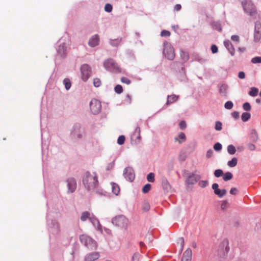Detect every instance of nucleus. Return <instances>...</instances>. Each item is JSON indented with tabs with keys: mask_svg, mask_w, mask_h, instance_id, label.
<instances>
[{
	"mask_svg": "<svg viewBox=\"0 0 261 261\" xmlns=\"http://www.w3.org/2000/svg\"><path fill=\"white\" fill-rule=\"evenodd\" d=\"M82 182L86 190L93 191L99 186L97 174L95 172H86L82 176Z\"/></svg>",
	"mask_w": 261,
	"mask_h": 261,
	"instance_id": "1",
	"label": "nucleus"
},
{
	"mask_svg": "<svg viewBox=\"0 0 261 261\" xmlns=\"http://www.w3.org/2000/svg\"><path fill=\"white\" fill-rule=\"evenodd\" d=\"M242 7L245 13L253 18L257 16V11L255 6L251 1L243 0L241 2Z\"/></svg>",
	"mask_w": 261,
	"mask_h": 261,
	"instance_id": "2",
	"label": "nucleus"
},
{
	"mask_svg": "<svg viewBox=\"0 0 261 261\" xmlns=\"http://www.w3.org/2000/svg\"><path fill=\"white\" fill-rule=\"evenodd\" d=\"M103 67L107 71L112 73H119L121 72L120 67L116 62L112 58H109L104 61Z\"/></svg>",
	"mask_w": 261,
	"mask_h": 261,
	"instance_id": "3",
	"label": "nucleus"
},
{
	"mask_svg": "<svg viewBox=\"0 0 261 261\" xmlns=\"http://www.w3.org/2000/svg\"><path fill=\"white\" fill-rule=\"evenodd\" d=\"M47 226L50 237H56L60 232V224L55 219L48 220L47 219Z\"/></svg>",
	"mask_w": 261,
	"mask_h": 261,
	"instance_id": "4",
	"label": "nucleus"
},
{
	"mask_svg": "<svg viewBox=\"0 0 261 261\" xmlns=\"http://www.w3.org/2000/svg\"><path fill=\"white\" fill-rule=\"evenodd\" d=\"M111 222L114 225L122 228H126L129 224L128 219L123 215H119L112 219Z\"/></svg>",
	"mask_w": 261,
	"mask_h": 261,
	"instance_id": "5",
	"label": "nucleus"
},
{
	"mask_svg": "<svg viewBox=\"0 0 261 261\" xmlns=\"http://www.w3.org/2000/svg\"><path fill=\"white\" fill-rule=\"evenodd\" d=\"M80 240L81 242L88 248L91 250L96 249L97 247L96 242L90 237L86 234H82L80 236Z\"/></svg>",
	"mask_w": 261,
	"mask_h": 261,
	"instance_id": "6",
	"label": "nucleus"
},
{
	"mask_svg": "<svg viewBox=\"0 0 261 261\" xmlns=\"http://www.w3.org/2000/svg\"><path fill=\"white\" fill-rule=\"evenodd\" d=\"M57 47V56L61 58H64L68 51V44L63 38H61L58 42Z\"/></svg>",
	"mask_w": 261,
	"mask_h": 261,
	"instance_id": "7",
	"label": "nucleus"
},
{
	"mask_svg": "<svg viewBox=\"0 0 261 261\" xmlns=\"http://www.w3.org/2000/svg\"><path fill=\"white\" fill-rule=\"evenodd\" d=\"M163 55L170 60H173L175 58L173 47L167 41L164 42Z\"/></svg>",
	"mask_w": 261,
	"mask_h": 261,
	"instance_id": "8",
	"label": "nucleus"
},
{
	"mask_svg": "<svg viewBox=\"0 0 261 261\" xmlns=\"http://www.w3.org/2000/svg\"><path fill=\"white\" fill-rule=\"evenodd\" d=\"M183 174L186 177V182L188 185H194L199 179L200 177L194 173L188 172L187 170H184Z\"/></svg>",
	"mask_w": 261,
	"mask_h": 261,
	"instance_id": "9",
	"label": "nucleus"
},
{
	"mask_svg": "<svg viewBox=\"0 0 261 261\" xmlns=\"http://www.w3.org/2000/svg\"><path fill=\"white\" fill-rule=\"evenodd\" d=\"M90 108L93 114H98L101 110L100 101L97 99H92L90 102Z\"/></svg>",
	"mask_w": 261,
	"mask_h": 261,
	"instance_id": "10",
	"label": "nucleus"
},
{
	"mask_svg": "<svg viewBox=\"0 0 261 261\" xmlns=\"http://www.w3.org/2000/svg\"><path fill=\"white\" fill-rule=\"evenodd\" d=\"M123 175L125 179L130 182L133 181L135 178L134 170L130 167H127L124 169Z\"/></svg>",
	"mask_w": 261,
	"mask_h": 261,
	"instance_id": "11",
	"label": "nucleus"
},
{
	"mask_svg": "<svg viewBox=\"0 0 261 261\" xmlns=\"http://www.w3.org/2000/svg\"><path fill=\"white\" fill-rule=\"evenodd\" d=\"M82 79L84 81H86L90 77L91 73L90 67L88 64H83L81 67Z\"/></svg>",
	"mask_w": 261,
	"mask_h": 261,
	"instance_id": "12",
	"label": "nucleus"
},
{
	"mask_svg": "<svg viewBox=\"0 0 261 261\" xmlns=\"http://www.w3.org/2000/svg\"><path fill=\"white\" fill-rule=\"evenodd\" d=\"M66 181L68 187V193L74 192L76 188V182L75 179L73 177H70L68 178Z\"/></svg>",
	"mask_w": 261,
	"mask_h": 261,
	"instance_id": "13",
	"label": "nucleus"
},
{
	"mask_svg": "<svg viewBox=\"0 0 261 261\" xmlns=\"http://www.w3.org/2000/svg\"><path fill=\"white\" fill-rule=\"evenodd\" d=\"M212 188L214 190L215 194L217 195L219 198L223 197L227 193V191L225 189H219V185L217 183L213 184Z\"/></svg>",
	"mask_w": 261,
	"mask_h": 261,
	"instance_id": "14",
	"label": "nucleus"
},
{
	"mask_svg": "<svg viewBox=\"0 0 261 261\" xmlns=\"http://www.w3.org/2000/svg\"><path fill=\"white\" fill-rule=\"evenodd\" d=\"M219 88V92L222 96L227 97L229 86L224 83H220L218 85Z\"/></svg>",
	"mask_w": 261,
	"mask_h": 261,
	"instance_id": "15",
	"label": "nucleus"
},
{
	"mask_svg": "<svg viewBox=\"0 0 261 261\" xmlns=\"http://www.w3.org/2000/svg\"><path fill=\"white\" fill-rule=\"evenodd\" d=\"M254 38L255 41H258L261 38V24L256 22L254 27Z\"/></svg>",
	"mask_w": 261,
	"mask_h": 261,
	"instance_id": "16",
	"label": "nucleus"
},
{
	"mask_svg": "<svg viewBox=\"0 0 261 261\" xmlns=\"http://www.w3.org/2000/svg\"><path fill=\"white\" fill-rule=\"evenodd\" d=\"M229 243L227 239H224L222 241V242L220 243L219 247L220 249L221 250V252L222 253V254L225 255V254H227L229 250Z\"/></svg>",
	"mask_w": 261,
	"mask_h": 261,
	"instance_id": "17",
	"label": "nucleus"
},
{
	"mask_svg": "<svg viewBox=\"0 0 261 261\" xmlns=\"http://www.w3.org/2000/svg\"><path fill=\"white\" fill-rule=\"evenodd\" d=\"M72 137L74 138L81 139L82 137V134L80 131V125L75 124L73 126V130L71 133Z\"/></svg>",
	"mask_w": 261,
	"mask_h": 261,
	"instance_id": "18",
	"label": "nucleus"
},
{
	"mask_svg": "<svg viewBox=\"0 0 261 261\" xmlns=\"http://www.w3.org/2000/svg\"><path fill=\"white\" fill-rule=\"evenodd\" d=\"M99 38L97 34L92 36L89 40L88 45L91 47H94L99 45Z\"/></svg>",
	"mask_w": 261,
	"mask_h": 261,
	"instance_id": "19",
	"label": "nucleus"
},
{
	"mask_svg": "<svg viewBox=\"0 0 261 261\" xmlns=\"http://www.w3.org/2000/svg\"><path fill=\"white\" fill-rule=\"evenodd\" d=\"M90 222L97 230L101 232H102V226L100 225L99 220L93 214H92V217L90 218Z\"/></svg>",
	"mask_w": 261,
	"mask_h": 261,
	"instance_id": "20",
	"label": "nucleus"
},
{
	"mask_svg": "<svg viewBox=\"0 0 261 261\" xmlns=\"http://www.w3.org/2000/svg\"><path fill=\"white\" fill-rule=\"evenodd\" d=\"M192 252L191 249L188 248L183 253L181 261H191Z\"/></svg>",
	"mask_w": 261,
	"mask_h": 261,
	"instance_id": "21",
	"label": "nucleus"
},
{
	"mask_svg": "<svg viewBox=\"0 0 261 261\" xmlns=\"http://www.w3.org/2000/svg\"><path fill=\"white\" fill-rule=\"evenodd\" d=\"M99 257L98 252H92L86 255L85 257V261H94Z\"/></svg>",
	"mask_w": 261,
	"mask_h": 261,
	"instance_id": "22",
	"label": "nucleus"
},
{
	"mask_svg": "<svg viewBox=\"0 0 261 261\" xmlns=\"http://www.w3.org/2000/svg\"><path fill=\"white\" fill-rule=\"evenodd\" d=\"M224 44L225 47L229 50L230 54L231 56L234 55V48L233 47L231 43L229 40H226L224 41Z\"/></svg>",
	"mask_w": 261,
	"mask_h": 261,
	"instance_id": "23",
	"label": "nucleus"
},
{
	"mask_svg": "<svg viewBox=\"0 0 261 261\" xmlns=\"http://www.w3.org/2000/svg\"><path fill=\"white\" fill-rule=\"evenodd\" d=\"M162 186L163 189L167 192L171 189V186L167 179L165 177L163 178L162 179Z\"/></svg>",
	"mask_w": 261,
	"mask_h": 261,
	"instance_id": "24",
	"label": "nucleus"
},
{
	"mask_svg": "<svg viewBox=\"0 0 261 261\" xmlns=\"http://www.w3.org/2000/svg\"><path fill=\"white\" fill-rule=\"evenodd\" d=\"M92 217V214L88 212H84L82 213L81 220L82 221H86L89 220L90 221V218Z\"/></svg>",
	"mask_w": 261,
	"mask_h": 261,
	"instance_id": "25",
	"label": "nucleus"
},
{
	"mask_svg": "<svg viewBox=\"0 0 261 261\" xmlns=\"http://www.w3.org/2000/svg\"><path fill=\"white\" fill-rule=\"evenodd\" d=\"M180 54L181 59L184 62L187 61L189 60V55L187 51L181 50Z\"/></svg>",
	"mask_w": 261,
	"mask_h": 261,
	"instance_id": "26",
	"label": "nucleus"
},
{
	"mask_svg": "<svg viewBox=\"0 0 261 261\" xmlns=\"http://www.w3.org/2000/svg\"><path fill=\"white\" fill-rule=\"evenodd\" d=\"M178 96L174 94L170 96H168L166 105H169V103H172L176 101L178 99Z\"/></svg>",
	"mask_w": 261,
	"mask_h": 261,
	"instance_id": "27",
	"label": "nucleus"
},
{
	"mask_svg": "<svg viewBox=\"0 0 261 261\" xmlns=\"http://www.w3.org/2000/svg\"><path fill=\"white\" fill-rule=\"evenodd\" d=\"M111 185L113 193L116 195H118L120 192V188L119 186L114 182H111Z\"/></svg>",
	"mask_w": 261,
	"mask_h": 261,
	"instance_id": "28",
	"label": "nucleus"
},
{
	"mask_svg": "<svg viewBox=\"0 0 261 261\" xmlns=\"http://www.w3.org/2000/svg\"><path fill=\"white\" fill-rule=\"evenodd\" d=\"M211 25L214 29L219 32H221L222 30L221 24L220 21H213L212 22Z\"/></svg>",
	"mask_w": 261,
	"mask_h": 261,
	"instance_id": "29",
	"label": "nucleus"
},
{
	"mask_svg": "<svg viewBox=\"0 0 261 261\" xmlns=\"http://www.w3.org/2000/svg\"><path fill=\"white\" fill-rule=\"evenodd\" d=\"M186 140V135L184 133H180L178 137L175 138V141H178L179 143H182Z\"/></svg>",
	"mask_w": 261,
	"mask_h": 261,
	"instance_id": "30",
	"label": "nucleus"
},
{
	"mask_svg": "<svg viewBox=\"0 0 261 261\" xmlns=\"http://www.w3.org/2000/svg\"><path fill=\"white\" fill-rule=\"evenodd\" d=\"M251 118V114L248 112H244L241 116V119L243 122L248 121Z\"/></svg>",
	"mask_w": 261,
	"mask_h": 261,
	"instance_id": "31",
	"label": "nucleus"
},
{
	"mask_svg": "<svg viewBox=\"0 0 261 261\" xmlns=\"http://www.w3.org/2000/svg\"><path fill=\"white\" fill-rule=\"evenodd\" d=\"M251 140L252 142H256L258 140V134L255 129H252L251 132Z\"/></svg>",
	"mask_w": 261,
	"mask_h": 261,
	"instance_id": "32",
	"label": "nucleus"
},
{
	"mask_svg": "<svg viewBox=\"0 0 261 261\" xmlns=\"http://www.w3.org/2000/svg\"><path fill=\"white\" fill-rule=\"evenodd\" d=\"M63 84L65 86V88L67 90H68L70 89L71 86V83L69 79L65 78L63 80Z\"/></svg>",
	"mask_w": 261,
	"mask_h": 261,
	"instance_id": "33",
	"label": "nucleus"
},
{
	"mask_svg": "<svg viewBox=\"0 0 261 261\" xmlns=\"http://www.w3.org/2000/svg\"><path fill=\"white\" fill-rule=\"evenodd\" d=\"M238 163V159L237 158H233L230 161L227 162V165L230 167H235Z\"/></svg>",
	"mask_w": 261,
	"mask_h": 261,
	"instance_id": "34",
	"label": "nucleus"
},
{
	"mask_svg": "<svg viewBox=\"0 0 261 261\" xmlns=\"http://www.w3.org/2000/svg\"><path fill=\"white\" fill-rule=\"evenodd\" d=\"M258 92V89L255 87H251L250 90L249 92V95L251 96H256Z\"/></svg>",
	"mask_w": 261,
	"mask_h": 261,
	"instance_id": "35",
	"label": "nucleus"
},
{
	"mask_svg": "<svg viewBox=\"0 0 261 261\" xmlns=\"http://www.w3.org/2000/svg\"><path fill=\"white\" fill-rule=\"evenodd\" d=\"M121 41V38H117L110 40V44L113 46H117Z\"/></svg>",
	"mask_w": 261,
	"mask_h": 261,
	"instance_id": "36",
	"label": "nucleus"
},
{
	"mask_svg": "<svg viewBox=\"0 0 261 261\" xmlns=\"http://www.w3.org/2000/svg\"><path fill=\"white\" fill-rule=\"evenodd\" d=\"M227 152L229 154H234L236 152V147L233 145H229L227 146Z\"/></svg>",
	"mask_w": 261,
	"mask_h": 261,
	"instance_id": "37",
	"label": "nucleus"
},
{
	"mask_svg": "<svg viewBox=\"0 0 261 261\" xmlns=\"http://www.w3.org/2000/svg\"><path fill=\"white\" fill-rule=\"evenodd\" d=\"M232 174L230 172H227L223 175V179L224 181H228L232 179Z\"/></svg>",
	"mask_w": 261,
	"mask_h": 261,
	"instance_id": "38",
	"label": "nucleus"
},
{
	"mask_svg": "<svg viewBox=\"0 0 261 261\" xmlns=\"http://www.w3.org/2000/svg\"><path fill=\"white\" fill-rule=\"evenodd\" d=\"M195 61L198 62L199 63H200L201 64H203L207 61V60L205 58L202 57L200 56L199 55H196L195 57Z\"/></svg>",
	"mask_w": 261,
	"mask_h": 261,
	"instance_id": "39",
	"label": "nucleus"
},
{
	"mask_svg": "<svg viewBox=\"0 0 261 261\" xmlns=\"http://www.w3.org/2000/svg\"><path fill=\"white\" fill-rule=\"evenodd\" d=\"M151 185L149 184H146L142 188V192L143 193H148L151 189Z\"/></svg>",
	"mask_w": 261,
	"mask_h": 261,
	"instance_id": "40",
	"label": "nucleus"
},
{
	"mask_svg": "<svg viewBox=\"0 0 261 261\" xmlns=\"http://www.w3.org/2000/svg\"><path fill=\"white\" fill-rule=\"evenodd\" d=\"M147 179L149 182H153L154 181V174L153 173H149L147 175Z\"/></svg>",
	"mask_w": 261,
	"mask_h": 261,
	"instance_id": "41",
	"label": "nucleus"
},
{
	"mask_svg": "<svg viewBox=\"0 0 261 261\" xmlns=\"http://www.w3.org/2000/svg\"><path fill=\"white\" fill-rule=\"evenodd\" d=\"M184 239L182 237L179 238L178 239L177 243L179 244L181 247L179 252L181 253L183 250L184 246Z\"/></svg>",
	"mask_w": 261,
	"mask_h": 261,
	"instance_id": "42",
	"label": "nucleus"
},
{
	"mask_svg": "<svg viewBox=\"0 0 261 261\" xmlns=\"http://www.w3.org/2000/svg\"><path fill=\"white\" fill-rule=\"evenodd\" d=\"M115 92L118 94H120L123 92V88L121 85H117L115 86Z\"/></svg>",
	"mask_w": 261,
	"mask_h": 261,
	"instance_id": "43",
	"label": "nucleus"
},
{
	"mask_svg": "<svg viewBox=\"0 0 261 261\" xmlns=\"http://www.w3.org/2000/svg\"><path fill=\"white\" fill-rule=\"evenodd\" d=\"M233 104L231 101H227L224 105V107L226 109L230 110L232 108Z\"/></svg>",
	"mask_w": 261,
	"mask_h": 261,
	"instance_id": "44",
	"label": "nucleus"
},
{
	"mask_svg": "<svg viewBox=\"0 0 261 261\" xmlns=\"http://www.w3.org/2000/svg\"><path fill=\"white\" fill-rule=\"evenodd\" d=\"M214 174L215 177H220L223 175V172L221 169H217Z\"/></svg>",
	"mask_w": 261,
	"mask_h": 261,
	"instance_id": "45",
	"label": "nucleus"
},
{
	"mask_svg": "<svg viewBox=\"0 0 261 261\" xmlns=\"http://www.w3.org/2000/svg\"><path fill=\"white\" fill-rule=\"evenodd\" d=\"M229 206V203L227 200H223L221 204L222 210H225Z\"/></svg>",
	"mask_w": 261,
	"mask_h": 261,
	"instance_id": "46",
	"label": "nucleus"
},
{
	"mask_svg": "<svg viewBox=\"0 0 261 261\" xmlns=\"http://www.w3.org/2000/svg\"><path fill=\"white\" fill-rule=\"evenodd\" d=\"M150 209V204L147 202H145L142 205V210L144 212H147Z\"/></svg>",
	"mask_w": 261,
	"mask_h": 261,
	"instance_id": "47",
	"label": "nucleus"
},
{
	"mask_svg": "<svg viewBox=\"0 0 261 261\" xmlns=\"http://www.w3.org/2000/svg\"><path fill=\"white\" fill-rule=\"evenodd\" d=\"M125 140L124 136H120L117 139V143L119 145H122L124 144Z\"/></svg>",
	"mask_w": 261,
	"mask_h": 261,
	"instance_id": "48",
	"label": "nucleus"
},
{
	"mask_svg": "<svg viewBox=\"0 0 261 261\" xmlns=\"http://www.w3.org/2000/svg\"><path fill=\"white\" fill-rule=\"evenodd\" d=\"M140 254L139 252H135L132 258V261H139Z\"/></svg>",
	"mask_w": 261,
	"mask_h": 261,
	"instance_id": "49",
	"label": "nucleus"
},
{
	"mask_svg": "<svg viewBox=\"0 0 261 261\" xmlns=\"http://www.w3.org/2000/svg\"><path fill=\"white\" fill-rule=\"evenodd\" d=\"M251 62L253 64L261 63V57H255L251 59Z\"/></svg>",
	"mask_w": 261,
	"mask_h": 261,
	"instance_id": "50",
	"label": "nucleus"
},
{
	"mask_svg": "<svg viewBox=\"0 0 261 261\" xmlns=\"http://www.w3.org/2000/svg\"><path fill=\"white\" fill-rule=\"evenodd\" d=\"M243 108L244 110L246 111H249L251 110V106L250 104L248 102H246L243 105Z\"/></svg>",
	"mask_w": 261,
	"mask_h": 261,
	"instance_id": "51",
	"label": "nucleus"
},
{
	"mask_svg": "<svg viewBox=\"0 0 261 261\" xmlns=\"http://www.w3.org/2000/svg\"><path fill=\"white\" fill-rule=\"evenodd\" d=\"M222 123L220 121H216L215 128L216 130L220 131L222 129Z\"/></svg>",
	"mask_w": 261,
	"mask_h": 261,
	"instance_id": "52",
	"label": "nucleus"
},
{
	"mask_svg": "<svg viewBox=\"0 0 261 261\" xmlns=\"http://www.w3.org/2000/svg\"><path fill=\"white\" fill-rule=\"evenodd\" d=\"M222 145L220 143H216L214 145V149L217 151H219L222 149Z\"/></svg>",
	"mask_w": 261,
	"mask_h": 261,
	"instance_id": "53",
	"label": "nucleus"
},
{
	"mask_svg": "<svg viewBox=\"0 0 261 261\" xmlns=\"http://www.w3.org/2000/svg\"><path fill=\"white\" fill-rule=\"evenodd\" d=\"M198 185L201 188H205L208 185V181L207 180H201L199 182Z\"/></svg>",
	"mask_w": 261,
	"mask_h": 261,
	"instance_id": "54",
	"label": "nucleus"
},
{
	"mask_svg": "<svg viewBox=\"0 0 261 261\" xmlns=\"http://www.w3.org/2000/svg\"><path fill=\"white\" fill-rule=\"evenodd\" d=\"M93 84L94 86L96 87H98L101 85V81L100 79L98 78H95L93 80Z\"/></svg>",
	"mask_w": 261,
	"mask_h": 261,
	"instance_id": "55",
	"label": "nucleus"
},
{
	"mask_svg": "<svg viewBox=\"0 0 261 261\" xmlns=\"http://www.w3.org/2000/svg\"><path fill=\"white\" fill-rule=\"evenodd\" d=\"M112 6L110 4H107L105 6V10L107 12H112Z\"/></svg>",
	"mask_w": 261,
	"mask_h": 261,
	"instance_id": "56",
	"label": "nucleus"
},
{
	"mask_svg": "<svg viewBox=\"0 0 261 261\" xmlns=\"http://www.w3.org/2000/svg\"><path fill=\"white\" fill-rule=\"evenodd\" d=\"M115 160H114L112 162L108 164L106 167V170L109 171V170H110L111 169H112L114 166H115Z\"/></svg>",
	"mask_w": 261,
	"mask_h": 261,
	"instance_id": "57",
	"label": "nucleus"
},
{
	"mask_svg": "<svg viewBox=\"0 0 261 261\" xmlns=\"http://www.w3.org/2000/svg\"><path fill=\"white\" fill-rule=\"evenodd\" d=\"M170 34V32L167 30H163L161 33V36L162 37H169Z\"/></svg>",
	"mask_w": 261,
	"mask_h": 261,
	"instance_id": "58",
	"label": "nucleus"
},
{
	"mask_svg": "<svg viewBox=\"0 0 261 261\" xmlns=\"http://www.w3.org/2000/svg\"><path fill=\"white\" fill-rule=\"evenodd\" d=\"M121 81L123 83H125L127 85H129L131 83L130 80L126 77H122L121 78Z\"/></svg>",
	"mask_w": 261,
	"mask_h": 261,
	"instance_id": "59",
	"label": "nucleus"
},
{
	"mask_svg": "<svg viewBox=\"0 0 261 261\" xmlns=\"http://www.w3.org/2000/svg\"><path fill=\"white\" fill-rule=\"evenodd\" d=\"M247 148L251 151L254 150L256 148L255 146L253 144L251 143H248L247 144Z\"/></svg>",
	"mask_w": 261,
	"mask_h": 261,
	"instance_id": "60",
	"label": "nucleus"
},
{
	"mask_svg": "<svg viewBox=\"0 0 261 261\" xmlns=\"http://www.w3.org/2000/svg\"><path fill=\"white\" fill-rule=\"evenodd\" d=\"M125 102L130 104L132 102V97L129 94H127L126 98L124 99Z\"/></svg>",
	"mask_w": 261,
	"mask_h": 261,
	"instance_id": "61",
	"label": "nucleus"
},
{
	"mask_svg": "<svg viewBox=\"0 0 261 261\" xmlns=\"http://www.w3.org/2000/svg\"><path fill=\"white\" fill-rule=\"evenodd\" d=\"M211 49L212 52L213 54H216L218 51V47L215 44H213L211 46Z\"/></svg>",
	"mask_w": 261,
	"mask_h": 261,
	"instance_id": "62",
	"label": "nucleus"
},
{
	"mask_svg": "<svg viewBox=\"0 0 261 261\" xmlns=\"http://www.w3.org/2000/svg\"><path fill=\"white\" fill-rule=\"evenodd\" d=\"M231 116L235 119H237L239 118V113L237 111L233 112L231 113Z\"/></svg>",
	"mask_w": 261,
	"mask_h": 261,
	"instance_id": "63",
	"label": "nucleus"
},
{
	"mask_svg": "<svg viewBox=\"0 0 261 261\" xmlns=\"http://www.w3.org/2000/svg\"><path fill=\"white\" fill-rule=\"evenodd\" d=\"M179 126L181 129H184L186 127V123L185 121H181L179 123Z\"/></svg>",
	"mask_w": 261,
	"mask_h": 261,
	"instance_id": "64",
	"label": "nucleus"
}]
</instances>
